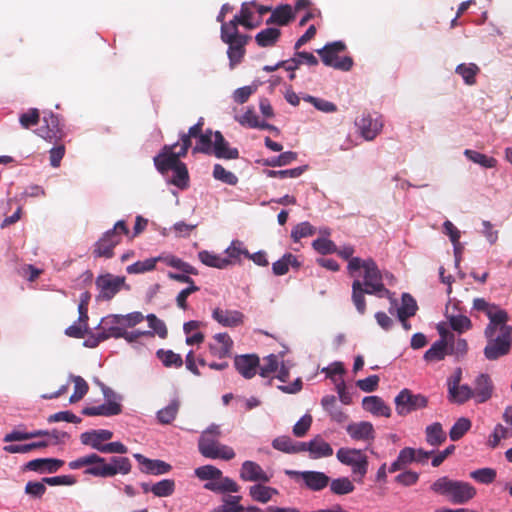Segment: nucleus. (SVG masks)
<instances>
[{
  "label": "nucleus",
  "mask_w": 512,
  "mask_h": 512,
  "mask_svg": "<svg viewBox=\"0 0 512 512\" xmlns=\"http://www.w3.org/2000/svg\"><path fill=\"white\" fill-rule=\"evenodd\" d=\"M347 269L349 275L354 278L352 301L360 314H364L366 311L365 293L391 299L392 294L385 288L383 279L386 278L391 283L394 277L389 273L383 275L374 260L355 257L348 262Z\"/></svg>",
  "instance_id": "nucleus-1"
},
{
  "label": "nucleus",
  "mask_w": 512,
  "mask_h": 512,
  "mask_svg": "<svg viewBox=\"0 0 512 512\" xmlns=\"http://www.w3.org/2000/svg\"><path fill=\"white\" fill-rule=\"evenodd\" d=\"M473 309L482 311L489 319L484 335L487 345L484 355L488 360H496L506 355L512 345V326L508 325V313L499 306L487 302L483 298L473 300Z\"/></svg>",
  "instance_id": "nucleus-2"
},
{
  "label": "nucleus",
  "mask_w": 512,
  "mask_h": 512,
  "mask_svg": "<svg viewBox=\"0 0 512 512\" xmlns=\"http://www.w3.org/2000/svg\"><path fill=\"white\" fill-rule=\"evenodd\" d=\"M145 316L139 312L134 311L128 314H111L101 320L102 332L98 333L90 344L91 347L98 345L100 342L108 338H120L122 335L117 333H125L129 329L136 327L142 323Z\"/></svg>",
  "instance_id": "nucleus-3"
},
{
  "label": "nucleus",
  "mask_w": 512,
  "mask_h": 512,
  "mask_svg": "<svg viewBox=\"0 0 512 512\" xmlns=\"http://www.w3.org/2000/svg\"><path fill=\"white\" fill-rule=\"evenodd\" d=\"M430 490L439 496L445 497L453 504L468 503L476 496V489L470 483L454 480L448 476L436 479L430 486Z\"/></svg>",
  "instance_id": "nucleus-4"
},
{
  "label": "nucleus",
  "mask_w": 512,
  "mask_h": 512,
  "mask_svg": "<svg viewBox=\"0 0 512 512\" xmlns=\"http://www.w3.org/2000/svg\"><path fill=\"white\" fill-rule=\"evenodd\" d=\"M175 147L176 144L165 145L161 152L154 157V164L156 169L162 174L173 170L174 175L171 183L178 188L184 189L188 186V170L186 165L179 160L183 156L180 155V150L178 152L173 151Z\"/></svg>",
  "instance_id": "nucleus-5"
},
{
  "label": "nucleus",
  "mask_w": 512,
  "mask_h": 512,
  "mask_svg": "<svg viewBox=\"0 0 512 512\" xmlns=\"http://www.w3.org/2000/svg\"><path fill=\"white\" fill-rule=\"evenodd\" d=\"M220 436L221 430L219 425H210L205 431H203L199 439L198 447L200 453L204 457L211 459H233L235 457L234 450L227 445L220 444L217 440Z\"/></svg>",
  "instance_id": "nucleus-6"
},
{
  "label": "nucleus",
  "mask_w": 512,
  "mask_h": 512,
  "mask_svg": "<svg viewBox=\"0 0 512 512\" xmlns=\"http://www.w3.org/2000/svg\"><path fill=\"white\" fill-rule=\"evenodd\" d=\"M129 229L123 220L115 223L114 227L106 231L94 244L93 255L96 258H112L114 248L121 242L122 235H128Z\"/></svg>",
  "instance_id": "nucleus-7"
},
{
  "label": "nucleus",
  "mask_w": 512,
  "mask_h": 512,
  "mask_svg": "<svg viewBox=\"0 0 512 512\" xmlns=\"http://www.w3.org/2000/svg\"><path fill=\"white\" fill-rule=\"evenodd\" d=\"M345 49L346 45L344 42L335 41L318 49L317 53L321 57L324 65L341 71H349L353 66V59L349 56H340V53Z\"/></svg>",
  "instance_id": "nucleus-8"
},
{
  "label": "nucleus",
  "mask_w": 512,
  "mask_h": 512,
  "mask_svg": "<svg viewBox=\"0 0 512 512\" xmlns=\"http://www.w3.org/2000/svg\"><path fill=\"white\" fill-rule=\"evenodd\" d=\"M337 460L351 468L352 474L361 479L368 471V457L361 449L342 447L336 452Z\"/></svg>",
  "instance_id": "nucleus-9"
},
{
  "label": "nucleus",
  "mask_w": 512,
  "mask_h": 512,
  "mask_svg": "<svg viewBox=\"0 0 512 512\" xmlns=\"http://www.w3.org/2000/svg\"><path fill=\"white\" fill-rule=\"evenodd\" d=\"M95 284L99 291L98 298L106 301L111 300L122 289H130L124 276H115L110 273L98 276Z\"/></svg>",
  "instance_id": "nucleus-10"
},
{
  "label": "nucleus",
  "mask_w": 512,
  "mask_h": 512,
  "mask_svg": "<svg viewBox=\"0 0 512 512\" xmlns=\"http://www.w3.org/2000/svg\"><path fill=\"white\" fill-rule=\"evenodd\" d=\"M85 467L84 473L94 477H109L107 462L103 457L92 453L69 462L70 469Z\"/></svg>",
  "instance_id": "nucleus-11"
},
{
  "label": "nucleus",
  "mask_w": 512,
  "mask_h": 512,
  "mask_svg": "<svg viewBox=\"0 0 512 512\" xmlns=\"http://www.w3.org/2000/svg\"><path fill=\"white\" fill-rule=\"evenodd\" d=\"M395 410L398 415L406 416L413 411L423 409L428 405V399L422 394H413L409 389H403L395 397Z\"/></svg>",
  "instance_id": "nucleus-12"
},
{
  "label": "nucleus",
  "mask_w": 512,
  "mask_h": 512,
  "mask_svg": "<svg viewBox=\"0 0 512 512\" xmlns=\"http://www.w3.org/2000/svg\"><path fill=\"white\" fill-rule=\"evenodd\" d=\"M286 474L296 481H301L302 486L311 491H321L325 489L330 482V478L321 471H295L287 470Z\"/></svg>",
  "instance_id": "nucleus-13"
},
{
  "label": "nucleus",
  "mask_w": 512,
  "mask_h": 512,
  "mask_svg": "<svg viewBox=\"0 0 512 512\" xmlns=\"http://www.w3.org/2000/svg\"><path fill=\"white\" fill-rule=\"evenodd\" d=\"M35 133L49 143H57L64 137L59 119L53 113L43 117L42 125L36 129Z\"/></svg>",
  "instance_id": "nucleus-14"
},
{
  "label": "nucleus",
  "mask_w": 512,
  "mask_h": 512,
  "mask_svg": "<svg viewBox=\"0 0 512 512\" xmlns=\"http://www.w3.org/2000/svg\"><path fill=\"white\" fill-rule=\"evenodd\" d=\"M212 318L223 327H238L244 323L245 315L239 310L216 307L212 311Z\"/></svg>",
  "instance_id": "nucleus-15"
},
{
  "label": "nucleus",
  "mask_w": 512,
  "mask_h": 512,
  "mask_svg": "<svg viewBox=\"0 0 512 512\" xmlns=\"http://www.w3.org/2000/svg\"><path fill=\"white\" fill-rule=\"evenodd\" d=\"M113 437V432L107 429L90 430L80 435V441L83 445L90 446L91 448L103 452L106 441Z\"/></svg>",
  "instance_id": "nucleus-16"
},
{
  "label": "nucleus",
  "mask_w": 512,
  "mask_h": 512,
  "mask_svg": "<svg viewBox=\"0 0 512 512\" xmlns=\"http://www.w3.org/2000/svg\"><path fill=\"white\" fill-rule=\"evenodd\" d=\"M271 475L254 461H244L240 469V478L249 482H269Z\"/></svg>",
  "instance_id": "nucleus-17"
},
{
  "label": "nucleus",
  "mask_w": 512,
  "mask_h": 512,
  "mask_svg": "<svg viewBox=\"0 0 512 512\" xmlns=\"http://www.w3.org/2000/svg\"><path fill=\"white\" fill-rule=\"evenodd\" d=\"M346 431L354 441L372 442L375 439V429L368 421L350 423Z\"/></svg>",
  "instance_id": "nucleus-18"
},
{
  "label": "nucleus",
  "mask_w": 512,
  "mask_h": 512,
  "mask_svg": "<svg viewBox=\"0 0 512 512\" xmlns=\"http://www.w3.org/2000/svg\"><path fill=\"white\" fill-rule=\"evenodd\" d=\"M303 452H309L312 459L327 458L333 455V448L321 436H316L309 442H302Z\"/></svg>",
  "instance_id": "nucleus-19"
},
{
  "label": "nucleus",
  "mask_w": 512,
  "mask_h": 512,
  "mask_svg": "<svg viewBox=\"0 0 512 512\" xmlns=\"http://www.w3.org/2000/svg\"><path fill=\"white\" fill-rule=\"evenodd\" d=\"M361 136L367 140H373L382 130L383 123L379 117L372 118L371 115H363L356 121Z\"/></svg>",
  "instance_id": "nucleus-20"
},
{
  "label": "nucleus",
  "mask_w": 512,
  "mask_h": 512,
  "mask_svg": "<svg viewBox=\"0 0 512 512\" xmlns=\"http://www.w3.org/2000/svg\"><path fill=\"white\" fill-rule=\"evenodd\" d=\"M233 341L227 333H218L213 336L209 344L210 353L217 358H225L231 354Z\"/></svg>",
  "instance_id": "nucleus-21"
},
{
  "label": "nucleus",
  "mask_w": 512,
  "mask_h": 512,
  "mask_svg": "<svg viewBox=\"0 0 512 512\" xmlns=\"http://www.w3.org/2000/svg\"><path fill=\"white\" fill-rule=\"evenodd\" d=\"M234 364L244 378L250 379L257 373L259 358L256 355H241L235 358Z\"/></svg>",
  "instance_id": "nucleus-22"
},
{
  "label": "nucleus",
  "mask_w": 512,
  "mask_h": 512,
  "mask_svg": "<svg viewBox=\"0 0 512 512\" xmlns=\"http://www.w3.org/2000/svg\"><path fill=\"white\" fill-rule=\"evenodd\" d=\"M363 409L377 417L391 416V408L379 396H367L362 400Z\"/></svg>",
  "instance_id": "nucleus-23"
},
{
  "label": "nucleus",
  "mask_w": 512,
  "mask_h": 512,
  "mask_svg": "<svg viewBox=\"0 0 512 512\" xmlns=\"http://www.w3.org/2000/svg\"><path fill=\"white\" fill-rule=\"evenodd\" d=\"M212 154L222 159H237L239 152L236 148L229 146L220 131L214 132V148Z\"/></svg>",
  "instance_id": "nucleus-24"
},
{
  "label": "nucleus",
  "mask_w": 512,
  "mask_h": 512,
  "mask_svg": "<svg viewBox=\"0 0 512 512\" xmlns=\"http://www.w3.org/2000/svg\"><path fill=\"white\" fill-rule=\"evenodd\" d=\"M493 393V384L490 377L481 374L475 381V389L473 391L474 399L477 403H484L489 400Z\"/></svg>",
  "instance_id": "nucleus-25"
},
{
  "label": "nucleus",
  "mask_w": 512,
  "mask_h": 512,
  "mask_svg": "<svg viewBox=\"0 0 512 512\" xmlns=\"http://www.w3.org/2000/svg\"><path fill=\"white\" fill-rule=\"evenodd\" d=\"M121 413V405L115 401H108L99 406L85 407L82 414L86 416H113Z\"/></svg>",
  "instance_id": "nucleus-26"
},
{
  "label": "nucleus",
  "mask_w": 512,
  "mask_h": 512,
  "mask_svg": "<svg viewBox=\"0 0 512 512\" xmlns=\"http://www.w3.org/2000/svg\"><path fill=\"white\" fill-rule=\"evenodd\" d=\"M225 254L224 259L228 262V267L240 263L243 257L247 258V256H250L243 242L239 240H233L225 249Z\"/></svg>",
  "instance_id": "nucleus-27"
},
{
  "label": "nucleus",
  "mask_w": 512,
  "mask_h": 512,
  "mask_svg": "<svg viewBox=\"0 0 512 512\" xmlns=\"http://www.w3.org/2000/svg\"><path fill=\"white\" fill-rule=\"evenodd\" d=\"M64 464L63 460L54 458H39L29 461L26 468L32 471L56 472Z\"/></svg>",
  "instance_id": "nucleus-28"
},
{
  "label": "nucleus",
  "mask_w": 512,
  "mask_h": 512,
  "mask_svg": "<svg viewBox=\"0 0 512 512\" xmlns=\"http://www.w3.org/2000/svg\"><path fill=\"white\" fill-rule=\"evenodd\" d=\"M240 23L236 21L234 18L233 20L223 23L221 26V40L226 43H236L240 41H248V37L245 35H242L238 31V25Z\"/></svg>",
  "instance_id": "nucleus-29"
},
{
  "label": "nucleus",
  "mask_w": 512,
  "mask_h": 512,
  "mask_svg": "<svg viewBox=\"0 0 512 512\" xmlns=\"http://www.w3.org/2000/svg\"><path fill=\"white\" fill-rule=\"evenodd\" d=\"M134 457L143 465V471L153 475L165 474L171 470V465L162 460H151L141 454Z\"/></svg>",
  "instance_id": "nucleus-30"
},
{
  "label": "nucleus",
  "mask_w": 512,
  "mask_h": 512,
  "mask_svg": "<svg viewBox=\"0 0 512 512\" xmlns=\"http://www.w3.org/2000/svg\"><path fill=\"white\" fill-rule=\"evenodd\" d=\"M295 18L294 11L290 5H282L276 7L270 17L267 19L266 24H277L279 26H285L289 24Z\"/></svg>",
  "instance_id": "nucleus-31"
},
{
  "label": "nucleus",
  "mask_w": 512,
  "mask_h": 512,
  "mask_svg": "<svg viewBox=\"0 0 512 512\" xmlns=\"http://www.w3.org/2000/svg\"><path fill=\"white\" fill-rule=\"evenodd\" d=\"M445 316L448 320L450 328L458 334L465 333L472 328V322L470 318L463 314H454L450 312L449 306L446 307Z\"/></svg>",
  "instance_id": "nucleus-32"
},
{
  "label": "nucleus",
  "mask_w": 512,
  "mask_h": 512,
  "mask_svg": "<svg viewBox=\"0 0 512 512\" xmlns=\"http://www.w3.org/2000/svg\"><path fill=\"white\" fill-rule=\"evenodd\" d=\"M279 491L276 488L265 486L261 484H255L249 487V495L252 500L265 504L277 496Z\"/></svg>",
  "instance_id": "nucleus-33"
},
{
  "label": "nucleus",
  "mask_w": 512,
  "mask_h": 512,
  "mask_svg": "<svg viewBox=\"0 0 512 512\" xmlns=\"http://www.w3.org/2000/svg\"><path fill=\"white\" fill-rule=\"evenodd\" d=\"M281 36V30L275 27H267L255 36V42L259 47L267 48L274 46Z\"/></svg>",
  "instance_id": "nucleus-34"
},
{
  "label": "nucleus",
  "mask_w": 512,
  "mask_h": 512,
  "mask_svg": "<svg viewBox=\"0 0 512 512\" xmlns=\"http://www.w3.org/2000/svg\"><path fill=\"white\" fill-rule=\"evenodd\" d=\"M157 262H163L167 266L181 270L184 273L197 275V270L187 262H184L180 258L172 254H161L156 257Z\"/></svg>",
  "instance_id": "nucleus-35"
},
{
  "label": "nucleus",
  "mask_w": 512,
  "mask_h": 512,
  "mask_svg": "<svg viewBox=\"0 0 512 512\" xmlns=\"http://www.w3.org/2000/svg\"><path fill=\"white\" fill-rule=\"evenodd\" d=\"M426 442L433 446L438 447L446 441V433L439 422L428 425L425 429Z\"/></svg>",
  "instance_id": "nucleus-36"
},
{
  "label": "nucleus",
  "mask_w": 512,
  "mask_h": 512,
  "mask_svg": "<svg viewBox=\"0 0 512 512\" xmlns=\"http://www.w3.org/2000/svg\"><path fill=\"white\" fill-rule=\"evenodd\" d=\"M198 259L202 264L208 267L216 269H226L228 267V262L224 259V256L212 251H200L198 253Z\"/></svg>",
  "instance_id": "nucleus-37"
},
{
  "label": "nucleus",
  "mask_w": 512,
  "mask_h": 512,
  "mask_svg": "<svg viewBox=\"0 0 512 512\" xmlns=\"http://www.w3.org/2000/svg\"><path fill=\"white\" fill-rule=\"evenodd\" d=\"M300 262L297 257L291 253L284 254L281 259L272 264V271L277 276H282L288 273L289 268H298Z\"/></svg>",
  "instance_id": "nucleus-38"
},
{
  "label": "nucleus",
  "mask_w": 512,
  "mask_h": 512,
  "mask_svg": "<svg viewBox=\"0 0 512 512\" xmlns=\"http://www.w3.org/2000/svg\"><path fill=\"white\" fill-rule=\"evenodd\" d=\"M274 449L284 453L294 454L303 452L302 442L294 443L288 436H280L272 441Z\"/></svg>",
  "instance_id": "nucleus-39"
},
{
  "label": "nucleus",
  "mask_w": 512,
  "mask_h": 512,
  "mask_svg": "<svg viewBox=\"0 0 512 512\" xmlns=\"http://www.w3.org/2000/svg\"><path fill=\"white\" fill-rule=\"evenodd\" d=\"M131 467V462L127 457L114 456L107 462L109 477H113L117 474L126 475L131 471Z\"/></svg>",
  "instance_id": "nucleus-40"
},
{
  "label": "nucleus",
  "mask_w": 512,
  "mask_h": 512,
  "mask_svg": "<svg viewBox=\"0 0 512 512\" xmlns=\"http://www.w3.org/2000/svg\"><path fill=\"white\" fill-rule=\"evenodd\" d=\"M203 118H200L198 122L189 128L187 133H183L180 137L181 139V147H180V155H186L188 152V149L191 146V138L196 137L199 139V134H203L202 127H203Z\"/></svg>",
  "instance_id": "nucleus-41"
},
{
  "label": "nucleus",
  "mask_w": 512,
  "mask_h": 512,
  "mask_svg": "<svg viewBox=\"0 0 512 512\" xmlns=\"http://www.w3.org/2000/svg\"><path fill=\"white\" fill-rule=\"evenodd\" d=\"M417 303L415 299L408 293L402 295V304L397 310L398 319L404 321L414 316L417 311Z\"/></svg>",
  "instance_id": "nucleus-42"
},
{
  "label": "nucleus",
  "mask_w": 512,
  "mask_h": 512,
  "mask_svg": "<svg viewBox=\"0 0 512 512\" xmlns=\"http://www.w3.org/2000/svg\"><path fill=\"white\" fill-rule=\"evenodd\" d=\"M69 381L74 385V392L69 398L70 403H76L83 399L89 390V385L84 378L76 375H69Z\"/></svg>",
  "instance_id": "nucleus-43"
},
{
  "label": "nucleus",
  "mask_w": 512,
  "mask_h": 512,
  "mask_svg": "<svg viewBox=\"0 0 512 512\" xmlns=\"http://www.w3.org/2000/svg\"><path fill=\"white\" fill-rule=\"evenodd\" d=\"M145 319L148 322V326L150 330H148L151 333V336H147L148 338H153L155 335H157L161 339H165L168 335V329L163 320L158 318L155 314H148Z\"/></svg>",
  "instance_id": "nucleus-44"
},
{
  "label": "nucleus",
  "mask_w": 512,
  "mask_h": 512,
  "mask_svg": "<svg viewBox=\"0 0 512 512\" xmlns=\"http://www.w3.org/2000/svg\"><path fill=\"white\" fill-rule=\"evenodd\" d=\"M444 233L449 236L453 246L456 257V264L458 265L460 262V254H461V245H460V231L454 226V224L446 220L443 224Z\"/></svg>",
  "instance_id": "nucleus-45"
},
{
  "label": "nucleus",
  "mask_w": 512,
  "mask_h": 512,
  "mask_svg": "<svg viewBox=\"0 0 512 512\" xmlns=\"http://www.w3.org/2000/svg\"><path fill=\"white\" fill-rule=\"evenodd\" d=\"M330 491L335 495H347L354 491L355 486L348 477H339L329 482Z\"/></svg>",
  "instance_id": "nucleus-46"
},
{
  "label": "nucleus",
  "mask_w": 512,
  "mask_h": 512,
  "mask_svg": "<svg viewBox=\"0 0 512 512\" xmlns=\"http://www.w3.org/2000/svg\"><path fill=\"white\" fill-rule=\"evenodd\" d=\"M214 148V132L206 130L203 134H199V139L196 146L193 148V153L212 154Z\"/></svg>",
  "instance_id": "nucleus-47"
},
{
  "label": "nucleus",
  "mask_w": 512,
  "mask_h": 512,
  "mask_svg": "<svg viewBox=\"0 0 512 512\" xmlns=\"http://www.w3.org/2000/svg\"><path fill=\"white\" fill-rule=\"evenodd\" d=\"M456 73L459 74L467 85L476 83V75L479 73V67L474 63H462L456 67Z\"/></svg>",
  "instance_id": "nucleus-48"
},
{
  "label": "nucleus",
  "mask_w": 512,
  "mask_h": 512,
  "mask_svg": "<svg viewBox=\"0 0 512 512\" xmlns=\"http://www.w3.org/2000/svg\"><path fill=\"white\" fill-rule=\"evenodd\" d=\"M474 397L473 390L468 385H458L448 390V399L451 402L462 404Z\"/></svg>",
  "instance_id": "nucleus-49"
},
{
  "label": "nucleus",
  "mask_w": 512,
  "mask_h": 512,
  "mask_svg": "<svg viewBox=\"0 0 512 512\" xmlns=\"http://www.w3.org/2000/svg\"><path fill=\"white\" fill-rule=\"evenodd\" d=\"M464 155L472 162L484 167L494 168L497 165V160L493 157L487 156L475 150L466 149Z\"/></svg>",
  "instance_id": "nucleus-50"
},
{
  "label": "nucleus",
  "mask_w": 512,
  "mask_h": 512,
  "mask_svg": "<svg viewBox=\"0 0 512 512\" xmlns=\"http://www.w3.org/2000/svg\"><path fill=\"white\" fill-rule=\"evenodd\" d=\"M448 344L445 341H436L424 354V359L428 362H437L443 360L447 354Z\"/></svg>",
  "instance_id": "nucleus-51"
},
{
  "label": "nucleus",
  "mask_w": 512,
  "mask_h": 512,
  "mask_svg": "<svg viewBox=\"0 0 512 512\" xmlns=\"http://www.w3.org/2000/svg\"><path fill=\"white\" fill-rule=\"evenodd\" d=\"M241 496H226L222 504L215 507L211 512H242L244 507L240 504Z\"/></svg>",
  "instance_id": "nucleus-52"
},
{
  "label": "nucleus",
  "mask_w": 512,
  "mask_h": 512,
  "mask_svg": "<svg viewBox=\"0 0 512 512\" xmlns=\"http://www.w3.org/2000/svg\"><path fill=\"white\" fill-rule=\"evenodd\" d=\"M235 121H237L241 126L247 128H257L260 126V118L257 116L253 107H248L243 114H236L234 116Z\"/></svg>",
  "instance_id": "nucleus-53"
},
{
  "label": "nucleus",
  "mask_w": 512,
  "mask_h": 512,
  "mask_svg": "<svg viewBox=\"0 0 512 512\" xmlns=\"http://www.w3.org/2000/svg\"><path fill=\"white\" fill-rule=\"evenodd\" d=\"M247 41H240L236 43L228 44V58L230 62V67L234 68L237 64L242 61V58L245 54V45Z\"/></svg>",
  "instance_id": "nucleus-54"
},
{
  "label": "nucleus",
  "mask_w": 512,
  "mask_h": 512,
  "mask_svg": "<svg viewBox=\"0 0 512 512\" xmlns=\"http://www.w3.org/2000/svg\"><path fill=\"white\" fill-rule=\"evenodd\" d=\"M156 354L165 367L179 368L183 364L182 357L172 350L159 349Z\"/></svg>",
  "instance_id": "nucleus-55"
},
{
  "label": "nucleus",
  "mask_w": 512,
  "mask_h": 512,
  "mask_svg": "<svg viewBox=\"0 0 512 512\" xmlns=\"http://www.w3.org/2000/svg\"><path fill=\"white\" fill-rule=\"evenodd\" d=\"M150 490L157 497L171 496L175 491V481L173 479H163L153 484Z\"/></svg>",
  "instance_id": "nucleus-56"
},
{
  "label": "nucleus",
  "mask_w": 512,
  "mask_h": 512,
  "mask_svg": "<svg viewBox=\"0 0 512 512\" xmlns=\"http://www.w3.org/2000/svg\"><path fill=\"white\" fill-rule=\"evenodd\" d=\"M179 406H180V404H179L178 400L171 401L166 407H164L163 409L158 411V413H157L158 420L162 424L171 423L175 419V417L178 413Z\"/></svg>",
  "instance_id": "nucleus-57"
},
{
  "label": "nucleus",
  "mask_w": 512,
  "mask_h": 512,
  "mask_svg": "<svg viewBox=\"0 0 512 512\" xmlns=\"http://www.w3.org/2000/svg\"><path fill=\"white\" fill-rule=\"evenodd\" d=\"M157 264L156 257L148 258L143 261H137L127 266L126 271L128 274H141L155 269Z\"/></svg>",
  "instance_id": "nucleus-58"
},
{
  "label": "nucleus",
  "mask_w": 512,
  "mask_h": 512,
  "mask_svg": "<svg viewBox=\"0 0 512 512\" xmlns=\"http://www.w3.org/2000/svg\"><path fill=\"white\" fill-rule=\"evenodd\" d=\"M471 421L466 417L459 418L451 427L449 436L452 441H457L471 428Z\"/></svg>",
  "instance_id": "nucleus-59"
},
{
  "label": "nucleus",
  "mask_w": 512,
  "mask_h": 512,
  "mask_svg": "<svg viewBox=\"0 0 512 512\" xmlns=\"http://www.w3.org/2000/svg\"><path fill=\"white\" fill-rule=\"evenodd\" d=\"M322 372H324L326 374L327 378L331 379V381L334 383L335 387L338 386L339 382H344V379H343L344 367H343L342 363H340V362L332 363L328 367L323 368Z\"/></svg>",
  "instance_id": "nucleus-60"
},
{
  "label": "nucleus",
  "mask_w": 512,
  "mask_h": 512,
  "mask_svg": "<svg viewBox=\"0 0 512 512\" xmlns=\"http://www.w3.org/2000/svg\"><path fill=\"white\" fill-rule=\"evenodd\" d=\"M279 368V361L276 355L270 354L264 358V363L259 367V374L261 377L267 378L271 374L277 372Z\"/></svg>",
  "instance_id": "nucleus-61"
},
{
  "label": "nucleus",
  "mask_w": 512,
  "mask_h": 512,
  "mask_svg": "<svg viewBox=\"0 0 512 512\" xmlns=\"http://www.w3.org/2000/svg\"><path fill=\"white\" fill-rule=\"evenodd\" d=\"M213 177L221 181L223 183H226L228 185H236L238 182V178L236 175H234L232 172L226 170L222 165L215 164L213 168Z\"/></svg>",
  "instance_id": "nucleus-62"
},
{
  "label": "nucleus",
  "mask_w": 512,
  "mask_h": 512,
  "mask_svg": "<svg viewBox=\"0 0 512 512\" xmlns=\"http://www.w3.org/2000/svg\"><path fill=\"white\" fill-rule=\"evenodd\" d=\"M470 477L482 484H490L496 478V471L492 468H481L470 473Z\"/></svg>",
  "instance_id": "nucleus-63"
},
{
  "label": "nucleus",
  "mask_w": 512,
  "mask_h": 512,
  "mask_svg": "<svg viewBox=\"0 0 512 512\" xmlns=\"http://www.w3.org/2000/svg\"><path fill=\"white\" fill-rule=\"evenodd\" d=\"M39 120L40 113L36 108H30L27 112L21 114L19 117L20 125L25 129L37 125Z\"/></svg>",
  "instance_id": "nucleus-64"
}]
</instances>
